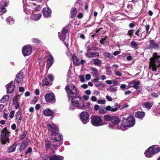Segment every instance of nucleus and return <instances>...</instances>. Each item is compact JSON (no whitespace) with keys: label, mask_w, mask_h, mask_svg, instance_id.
<instances>
[{"label":"nucleus","mask_w":160,"mask_h":160,"mask_svg":"<svg viewBox=\"0 0 160 160\" xmlns=\"http://www.w3.org/2000/svg\"><path fill=\"white\" fill-rule=\"evenodd\" d=\"M160 66V55L157 53L154 52L153 54V58L150 59L149 68L152 71L159 72Z\"/></svg>","instance_id":"obj_1"},{"label":"nucleus","mask_w":160,"mask_h":160,"mask_svg":"<svg viewBox=\"0 0 160 160\" xmlns=\"http://www.w3.org/2000/svg\"><path fill=\"white\" fill-rule=\"evenodd\" d=\"M135 119L134 117L130 116L127 118H123L122 121V126L118 127L117 129H121L123 130L127 129V127H132L135 124Z\"/></svg>","instance_id":"obj_2"},{"label":"nucleus","mask_w":160,"mask_h":160,"mask_svg":"<svg viewBox=\"0 0 160 160\" xmlns=\"http://www.w3.org/2000/svg\"><path fill=\"white\" fill-rule=\"evenodd\" d=\"M83 105V101L81 99L80 96L77 95L72 98L71 101V104L70 106V109L74 110L75 107L78 109L82 108V107Z\"/></svg>","instance_id":"obj_3"},{"label":"nucleus","mask_w":160,"mask_h":160,"mask_svg":"<svg viewBox=\"0 0 160 160\" xmlns=\"http://www.w3.org/2000/svg\"><path fill=\"white\" fill-rule=\"evenodd\" d=\"M65 89L69 98H71L73 95H77L79 93L78 88L72 84H68Z\"/></svg>","instance_id":"obj_4"},{"label":"nucleus","mask_w":160,"mask_h":160,"mask_svg":"<svg viewBox=\"0 0 160 160\" xmlns=\"http://www.w3.org/2000/svg\"><path fill=\"white\" fill-rule=\"evenodd\" d=\"M50 135L51 136V139L53 140V142H57L59 144H57L56 146H53V147L58 148L62 144L63 140V137L62 135L59 132L54 133H51Z\"/></svg>","instance_id":"obj_5"},{"label":"nucleus","mask_w":160,"mask_h":160,"mask_svg":"<svg viewBox=\"0 0 160 160\" xmlns=\"http://www.w3.org/2000/svg\"><path fill=\"white\" fill-rule=\"evenodd\" d=\"M10 132L6 128H4L2 131L0 137V140L2 145H5L9 142V137L10 136Z\"/></svg>","instance_id":"obj_6"},{"label":"nucleus","mask_w":160,"mask_h":160,"mask_svg":"<svg viewBox=\"0 0 160 160\" xmlns=\"http://www.w3.org/2000/svg\"><path fill=\"white\" fill-rule=\"evenodd\" d=\"M91 122L94 126L98 127L104 124L101 117L97 115H92L91 117Z\"/></svg>","instance_id":"obj_7"},{"label":"nucleus","mask_w":160,"mask_h":160,"mask_svg":"<svg viewBox=\"0 0 160 160\" xmlns=\"http://www.w3.org/2000/svg\"><path fill=\"white\" fill-rule=\"evenodd\" d=\"M69 26H67L64 28L62 30L61 32L58 33V36L59 39L64 42L68 33L69 32Z\"/></svg>","instance_id":"obj_8"},{"label":"nucleus","mask_w":160,"mask_h":160,"mask_svg":"<svg viewBox=\"0 0 160 160\" xmlns=\"http://www.w3.org/2000/svg\"><path fill=\"white\" fill-rule=\"evenodd\" d=\"M32 46L30 45H28L23 46L22 48V52L24 56L30 55L32 52Z\"/></svg>","instance_id":"obj_9"},{"label":"nucleus","mask_w":160,"mask_h":160,"mask_svg":"<svg viewBox=\"0 0 160 160\" xmlns=\"http://www.w3.org/2000/svg\"><path fill=\"white\" fill-rule=\"evenodd\" d=\"M89 115L87 112H81L80 118L81 121L84 124H86L89 122Z\"/></svg>","instance_id":"obj_10"},{"label":"nucleus","mask_w":160,"mask_h":160,"mask_svg":"<svg viewBox=\"0 0 160 160\" xmlns=\"http://www.w3.org/2000/svg\"><path fill=\"white\" fill-rule=\"evenodd\" d=\"M23 73L22 71H20L16 76L14 80L17 83L22 84L23 82Z\"/></svg>","instance_id":"obj_11"},{"label":"nucleus","mask_w":160,"mask_h":160,"mask_svg":"<svg viewBox=\"0 0 160 160\" xmlns=\"http://www.w3.org/2000/svg\"><path fill=\"white\" fill-rule=\"evenodd\" d=\"M47 127L48 130L51 133H54L59 132L58 127L53 123L48 124Z\"/></svg>","instance_id":"obj_12"},{"label":"nucleus","mask_w":160,"mask_h":160,"mask_svg":"<svg viewBox=\"0 0 160 160\" xmlns=\"http://www.w3.org/2000/svg\"><path fill=\"white\" fill-rule=\"evenodd\" d=\"M46 102H54L55 101V96L53 93H48L45 96Z\"/></svg>","instance_id":"obj_13"},{"label":"nucleus","mask_w":160,"mask_h":160,"mask_svg":"<svg viewBox=\"0 0 160 160\" xmlns=\"http://www.w3.org/2000/svg\"><path fill=\"white\" fill-rule=\"evenodd\" d=\"M8 93L11 94L14 91L15 88V85L13 84V81H11L9 83L6 85Z\"/></svg>","instance_id":"obj_14"},{"label":"nucleus","mask_w":160,"mask_h":160,"mask_svg":"<svg viewBox=\"0 0 160 160\" xmlns=\"http://www.w3.org/2000/svg\"><path fill=\"white\" fill-rule=\"evenodd\" d=\"M52 12L51 9L48 6L43 8L42 13L45 18H49L51 17Z\"/></svg>","instance_id":"obj_15"},{"label":"nucleus","mask_w":160,"mask_h":160,"mask_svg":"<svg viewBox=\"0 0 160 160\" xmlns=\"http://www.w3.org/2000/svg\"><path fill=\"white\" fill-rule=\"evenodd\" d=\"M8 5V2L5 1H2L1 3V6L0 7V14L2 15L4 13L6 12L7 10L6 8V7Z\"/></svg>","instance_id":"obj_16"},{"label":"nucleus","mask_w":160,"mask_h":160,"mask_svg":"<svg viewBox=\"0 0 160 160\" xmlns=\"http://www.w3.org/2000/svg\"><path fill=\"white\" fill-rule=\"evenodd\" d=\"M149 42V44L148 49H157L158 48V45L154 40H150Z\"/></svg>","instance_id":"obj_17"},{"label":"nucleus","mask_w":160,"mask_h":160,"mask_svg":"<svg viewBox=\"0 0 160 160\" xmlns=\"http://www.w3.org/2000/svg\"><path fill=\"white\" fill-rule=\"evenodd\" d=\"M148 150L152 154H155L158 153L160 151V148L158 145H154L150 147L148 149Z\"/></svg>","instance_id":"obj_18"},{"label":"nucleus","mask_w":160,"mask_h":160,"mask_svg":"<svg viewBox=\"0 0 160 160\" xmlns=\"http://www.w3.org/2000/svg\"><path fill=\"white\" fill-rule=\"evenodd\" d=\"M22 110L19 109L15 114V120L17 123L20 125L22 119Z\"/></svg>","instance_id":"obj_19"},{"label":"nucleus","mask_w":160,"mask_h":160,"mask_svg":"<svg viewBox=\"0 0 160 160\" xmlns=\"http://www.w3.org/2000/svg\"><path fill=\"white\" fill-rule=\"evenodd\" d=\"M54 62L53 57L51 54H49L47 57V66L49 68L51 66Z\"/></svg>","instance_id":"obj_20"},{"label":"nucleus","mask_w":160,"mask_h":160,"mask_svg":"<svg viewBox=\"0 0 160 160\" xmlns=\"http://www.w3.org/2000/svg\"><path fill=\"white\" fill-rule=\"evenodd\" d=\"M140 84V82L138 81H136L133 80L131 82L129 83L128 86V89L130 87H133L134 88H138V86Z\"/></svg>","instance_id":"obj_21"},{"label":"nucleus","mask_w":160,"mask_h":160,"mask_svg":"<svg viewBox=\"0 0 160 160\" xmlns=\"http://www.w3.org/2000/svg\"><path fill=\"white\" fill-rule=\"evenodd\" d=\"M42 113L45 116L49 117L53 116L54 112L49 108H47L43 110Z\"/></svg>","instance_id":"obj_22"},{"label":"nucleus","mask_w":160,"mask_h":160,"mask_svg":"<svg viewBox=\"0 0 160 160\" xmlns=\"http://www.w3.org/2000/svg\"><path fill=\"white\" fill-rule=\"evenodd\" d=\"M85 56L88 58H92L99 56V53L97 52H89L86 54Z\"/></svg>","instance_id":"obj_23"},{"label":"nucleus","mask_w":160,"mask_h":160,"mask_svg":"<svg viewBox=\"0 0 160 160\" xmlns=\"http://www.w3.org/2000/svg\"><path fill=\"white\" fill-rule=\"evenodd\" d=\"M145 113L144 112L138 111L135 113V116L136 118L139 119H142L145 117Z\"/></svg>","instance_id":"obj_24"},{"label":"nucleus","mask_w":160,"mask_h":160,"mask_svg":"<svg viewBox=\"0 0 160 160\" xmlns=\"http://www.w3.org/2000/svg\"><path fill=\"white\" fill-rule=\"evenodd\" d=\"M17 145V143L14 142L11 146L8 148L7 152L8 153L14 152L15 151Z\"/></svg>","instance_id":"obj_25"},{"label":"nucleus","mask_w":160,"mask_h":160,"mask_svg":"<svg viewBox=\"0 0 160 160\" xmlns=\"http://www.w3.org/2000/svg\"><path fill=\"white\" fill-rule=\"evenodd\" d=\"M153 104L152 102H146L143 103L142 104V105L143 108L150 110L152 107Z\"/></svg>","instance_id":"obj_26"},{"label":"nucleus","mask_w":160,"mask_h":160,"mask_svg":"<svg viewBox=\"0 0 160 160\" xmlns=\"http://www.w3.org/2000/svg\"><path fill=\"white\" fill-rule=\"evenodd\" d=\"M64 157L63 156L54 154L51 156V160H63Z\"/></svg>","instance_id":"obj_27"},{"label":"nucleus","mask_w":160,"mask_h":160,"mask_svg":"<svg viewBox=\"0 0 160 160\" xmlns=\"http://www.w3.org/2000/svg\"><path fill=\"white\" fill-rule=\"evenodd\" d=\"M51 143V142L48 140H46L45 141V145L47 150L49 149H53L56 148V147H53V145H52Z\"/></svg>","instance_id":"obj_28"},{"label":"nucleus","mask_w":160,"mask_h":160,"mask_svg":"<svg viewBox=\"0 0 160 160\" xmlns=\"http://www.w3.org/2000/svg\"><path fill=\"white\" fill-rule=\"evenodd\" d=\"M120 121V119L118 117L116 116H112L111 121L112 122L114 125L118 124Z\"/></svg>","instance_id":"obj_29"},{"label":"nucleus","mask_w":160,"mask_h":160,"mask_svg":"<svg viewBox=\"0 0 160 160\" xmlns=\"http://www.w3.org/2000/svg\"><path fill=\"white\" fill-rule=\"evenodd\" d=\"M83 0H76V1L75 3V7L79 10L81 9V7L83 5Z\"/></svg>","instance_id":"obj_30"},{"label":"nucleus","mask_w":160,"mask_h":160,"mask_svg":"<svg viewBox=\"0 0 160 160\" xmlns=\"http://www.w3.org/2000/svg\"><path fill=\"white\" fill-rule=\"evenodd\" d=\"M42 14L41 13L34 14L31 16V18L34 21H36L38 20L40 18Z\"/></svg>","instance_id":"obj_31"},{"label":"nucleus","mask_w":160,"mask_h":160,"mask_svg":"<svg viewBox=\"0 0 160 160\" xmlns=\"http://www.w3.org/2000/svg\"><path fill=\"white\" fill-rule=\"evenodd\" d=\"M77 9L75 8H72L70 11L71 18H73L76 14Z\"/></svg>","instance_id":"obj_32"},{"label":"nucleus","mask_w":160,"mask_h":160,"mask_svg":"<svg viewBox=\"0 0 160 160\" xmlns=\"http://www.w3.org/2000/svg\"><path fill=\"white\" fill-rule=\"evenodd\" d=\"M105 108L106 110L110 111L112 112H114L117 110V109L116 108H115L114 107H111L110 106H107Z\"/></svg>","instance_id":"obj_33"},{"label":"nucleus","mask_w":160,"mask_h":160,"mask_svg":"<svg viewBox=\"0 0 160 160\" xmlns=\"http://www.w3.org/2000/svg\"><path fill=\"white\" fill-rule=\"evenodd\" d=\"M93 61L94 64L100 67L102 64V61L98 59H93Z\"/></svg>","instance_id":"obj_34"},{"label":"nucleus","mask_w":160,"mask_h":160,"mask_svg":"<svg viewBox=\"0 0 160 160\" xmlns=\"http://www.w3.org/2000/svg\"><path fill=\"white\" fill-rule=\"evenodd\" d=\"M6 21L9 24H12L14 23V19L12 17H8L6 19Z\"/></svg>","instance_id":"obj_35"},{"label":"nucleus","mask_w":160,"mask_h":160,"mask_svg":"<svg viewBox=\"0 0 160 160\" xmlns=\"http://www.w3.org/2000/svg\"><path fill=\"white\" fill-rule=\"evenodd\" d=\"M9 99V96L8 95H4L1 99L0 102L2 103H4L8 101Z\"/></svg>","instance_id":"obj_36"},{"label":"nucleus","mask_w":160,"mask_h":160,"mask_svg":"<svg viewBox=\"0 0 160 160\" xmlns=\"http://www.w3.org/2000/svg\"><path fill=\"white\" fill-rule=\"evenodd\" d=\"M29 6H27L25 5H24L23 6L24 12L27 14H29L31 13V12L30 9L29 8Z\"/></svg>","instance_id":"obj_37"},{"label":"nucleus","mask_w":160,"mask_h":160,"mask_svg":"<svg viewBox=\"0 0 160 160\" xmlns=\"http://www.w3.org/2000/svg\"><path fill=\"white\" fill-rule=\"evenodd\" d=\"M112 116H111L110 115L107 114L104 116L103 119L106 121H111Z\"/></svg>","instance_id":"obj_38"},{"label":"nucleus","mask_w":160,"mask_h":160,"mask_svg":"<svg viewBox=\"0 0 160 160\" xmlns=\"http://www.w3.org/2000/svg\"><path fill=\"white\" fill-rule=\"evenodd\" d=\"M27 142L23 141L21 144L20 148V151H22L28 145Z\"/></svg>","instance_id":"obj_39"},{"label":"nucleus","mask_w":160,"mask_h":160,"mask_svg":"<svg viewBox=\"0 0 160 160\" xmlns=\"http://www.w3.org/2000/svg\"><path fill=\"white\" fill-rule=\"evenodd\" d=\"M106 71L107 75H110L112 74L111 67L110 66H107L106 68Z\"/></svg>","instance_id":"obj_40"},{"label":"nucleus","mask_w":160,"mask_h":160,"mask_svg":"<svg viewBox=\"0 0 160 160\" xmlns=\"http://www.w3.org/2000/svg\"><path fill=\"white\" fill-rule=\"evenodd\" d=\"M152 153H151L148 149H147L144 152L145 156L147 158H151L152 156Z\"/></svg>","instance_id":"obj_41"},{"label":"nucleus","mask_w":160,"mask_h":160,"mask_svg":"<svg viewBox=\"0 0 160 160\" xmlns=\"http://www.w3.org/2000/svg\"><path fill=\"white\" fill-rule=\"evenodd\" d=\"M73 62L76 66H78L80 65V63L76 57L75 56L72 57Z\"/></svg>","instance_id":"obj_42"},{"label":"nucleus","mask_w":160,"mask_h":160,"mask_svg":"<svg viewBox=\"0 0 160 160\" xmlns=\"http://www.w3.org/2000/svg\"><path fill=\"white\" fill-rule=\"evenodd\" d=\"M49 82L47 78H45L42 81V84L43 86L48 85L49 84Z\"/></svg>","instance_id":"obj_43"},{"label":"nucleus","mask_w":160,"mask_h":160,"mask_svg":"<svg viewBox=\"0 0 160 160\" xmlns=\"http://www.w3.org/2000/svg\"><path fill=\"white\" fill-rule=\"evenodd\" d=\"M90 102H88L84 104L83 103V105L82 107V108L80 109H82L83 108H84L86 109H89L90 107Z\"/></svg>","instance_id":"obj_44"},{"label":"nucleus","mask_w":160,"mask_h":160,"mask_svg":"<svg viewBox=\"0 0 160 160\" xmlns=\"http://www.w3.org/2000/svg\"><path fill=\"white\" fill-rule=\"evenodd\" d=\"M31 41L33 43L37 44H39L40 43L41 41L38 38H33L31 39Z\"/></svg>","instance_id":"obj_45"},{"label":"nucleus","mask_w":160,"mask_h":160,"mask_svg":"<svg viewBox=\"0 0 160 160\" xmlns=\"http://www.w3.org/2000/svg\"><path fill=\"white\" fill-rule=\"evenodd\" d=\"M27 132L26 131H24L22 135L20 136L19 138L21 140H23L27 135Z\"/></svg>","instance_id":"obj_46"},{"label":"nucleus","mask_w":160,"mask_h":160,"mask_svg":"<svg viewBox=\"0 0 160 160\" xmlns=\"http://www.w3.org/2000/svg\"><path fill=\"white\" fill-rule=\"evenodd\" d=\"M104 56L110 59H112L113 58L112 55L110 53L108 52H105L104 53Z\"/></svg>","instance_id":"obj_47"},{"label":"nucleus","mask_w":160,"mask_h":160,"mask_svg":"<svg viewBox=\"0 0 160 160\" xmlns=\"http://www.w3.org/2000/svg\"><path fill=\"white\" fill-rule=\"evenodd\" d=\"M42 160H51V156H49L47 154H44L42 157Z\"/></svg>","instance_id":"obj_48"},{"label":"nucleus","mask_w":160,"mask_h":160,"mask_svg":"<svg viewBox=\"0 0 160 160\" xmlns=\"http://www.w3.org/2000/svg\"><path fill=\"white\" fill-rule=\"evenodd\" d=\"M41 8L40 6L39 5H38L37 7H35L34 8V9L32 10V13H34L35 12H36L38 11Z\"/></svg>","instance_id":"obj_49"},{"label":"nucleus","mask_w":160,"mask_h":160,"mask_svg":"<svg viewBox=\"0 0 160 160\" xmlns=\"http://www.w3.org/2000/svg\"><path fill=\"white\" fill-rule=\"evenodd\" d=\"M100 42L106 46H108V41L104 39H102L100 40Z\"/></svg>","instance_id":"obj_50"},{"label":"nucleus","mask_w":160,"mask_h":160,"mask_svg":"<svg viewBox=\"0 0 160 160\" xmlns=\"http://www.w3.org/2000/svg\"><path fill=\"white\" fill-rule=\"evenodd\" d=\"M91 69L93 72L94 74V77L97 76L98 75V70L96 68L93 67H91Z\"/></svg>","instance_id":"obj_51"},{"label":"nucleus","mask_w":160,"mask_h":160,"mask_svg":"<svg viewBox=\"0 0 160 160\" xmlns=\"http://www.w3.org/2000/svg\"><path fill=\"white\" fill-rule=\"evenodd\" d=\"M137 89V93L138 94H139L142 90V87L141 86H138V88H136Z\"/></svg>","instance_id":"obj_52"},{"label":"nucleus","mask_w":160,"mask_h":160,"mask_svg":"<svg viewBox=\"0 0 160 160\" xmlns=\"http://www.w3.org/2000/svg\"><path fill=\"white\" fill-rule=\"evenodd\" d=\"M130 45L131 47L132 48H136L137 47L136 42L134 41L131 42Z\"/></svg>","instance_id":"obj_53"},{"label":"nucleus","mask_w":160,"mask_h":160,"mask_svg":"<svg viewBox=\"0 0 160 160\" xmlns=\"http://www.w3.org/2000/svg\"><path fill=\"white\" fill-rule=\"evenodd\" d=\"M97 102L98 104H103L105 103L106 101L104 100L99 99L97 101Z\"/></svg>","instance_id":"obj_54"},{"label":"nucleus","mask_w":160,"mask_h":160,"mask_svg":"<svg viewBox=\"0 0 160 160\" xmlns=\"http://www.w3.org/2000/svg\"><path fill=\"white\" fill-rule=\"evenodd\" d=\"M95 86L97 87H103L104 86V85L102 83L100 82H98V83L95 84Z\"/></svg>","instance_id":"obj_55"},{"label":"nucleus","mask_w":160,"mask_h":160,"mask_svg":"<svg viewBox=\"0 0 160 160\" xmlns=\"http://www.w3.org/2000/svg\"><path fill=\"white\" fill-rule=\"evenodd\" d=\"M134 32V30L132 29L129 30L128 31V34L129 36H132Z\"/></svg>","instance_id":"obj_56"},{"label":"nucleus","mask_w":160,"mask_h":160,"mask_svg":"<svg viewBox=\"0 0 160 160\" xmlns=\"http://www.w3.org/2000/svg\"><path fill=\"white\" fill-rule=\"evenodd\" d=\"M78 77L80 79V81L81 82H85L84 78L83 76L79 75V76Z\"/></svg>","instance_id":"obj_57"},{"label":"nucleus","mask_w":160,"mask_h":160,"mask_svg":"<svg viewBox=\"0 0 160 160\" xmlns=\"http://www.w3.org/2000/svg\"><path fill=\"white\" fill-rule=\"evenodd\" d=\"M14 113L15 111L14 110H12L10 112L9 116L11 118H12L13 117Z\"/></svg>","instance_id":"obj_58"},{"label":"nucleus","mask_w":160,"mask_h":160,"mask_svg":"<svg viewBox=\"0 0 160 160\" xmlns=\"http://www.w3.org/2000/svg\"><path fill=\"white\" fill-rule=\"evenodd\" d=\"M151 96L154 98H157L158 97V93L153 92L151 94Z\"/></svg>","instance_id":"obj_59"},{"label":"nucleus","mask_w":160,"mask_h":160,"mask_svg":"<svg viewBox=\"0 0 160 160\" xmlns=\"http://www.w3.org/2000/svg\"><path fill=\"white\" fill-rule=\"evenodd\" d=\"M48 78L51 81H52L53 80V77L52 75H48Z\"/></svg>","instance_id":"obj_60"},{"label":"nucleus","mask_w":160,"mask_h":160,"mask_svg":"<svg viewBox=\"0 0 160 160\" xmlns=\"http://www.w3.org/2000/svg\"><path fill=\"white\" fill-rule=\"evenodd\" d=\"M95 77H96V78H95L94 79L92 80V82H97L99 80V77L98 76H96Z\"/></svg>","instance_id":"obj_61"},{"label":"nucleus","mask_w":160,"mask_h":160,"mask_svg":"<svg viewBox=\"0 0 160 160\" xmlns=\"http://www.w3.org/2000/svg\"><path fill=\"white\" fill-rule=\"evenodd\" d=\"M32 148H28L27 151L25 152V154L27 155L28 153H30L32 151Z\"/></svg>","instance_id":"obj_62"},{"label":"nucleus","mask_w":160,"mask_h":160,"mask_svg":"<svg viewBox=\"0 0 160 160\" xmlns=\"http://www.w3.org/2000/svg\"><path fill=\"white\" fill-rule=\"evenodd\" d=\"M99 112L100 113L104 114L105 112L104 110L102 108H100L99 109Z\"/></svg>","instance_id":"obj_63"},{"label":"nucleus","mask_w":160,"mask_h":160,"mask_svg":"<svg viewBox=\"0 0 160 160\" xmlns=\"http://www.w3.org/2000/svg\"><path fill=\"white\" fill-rule=\"evenodd\" d=\"M121 53V52L119 51H117L115 52H114L113 54V55L115 56H116L117 55H118L119 54H120Z\"/></svg>","instance_id":"obj_64"}]
</instances>
